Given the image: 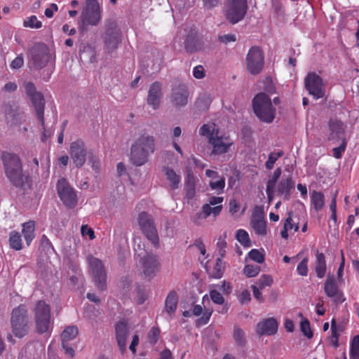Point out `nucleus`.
<instances>
[{
    "mask_svg": "<svg viewBox=\"0 0 359 359\" xmlns=\"http://www.w3.org/2000/svg\"><path fill=\"white\" fill-rule=\"evenodd\" d=\"M201 136L205 137L211 146V154L219 156L229 152L234 144L233 140L225 133L221 132L213 123L203 124L198 130Z\"/></svg>",
    "mask_w": 359,
    "mask_h": 359,
    "instance_id": "1",
    "label": "nucleus"
},
{
    "mask_svg": "<svg viewBox=\"0 0 359 359\" xmlns=\"http://www.w3.org/2000/svg\"><path fill=\"white\" fill-rule=\"evenodd\" d=\"M155 149L154 137L143 134L137 138L131 146L130 160L137 166L144 165L149 154Z\"/></svg>",
    "mask_w": 359,
    "mask_h": 359,
    "instance_id": "2",
    "label": "nucleus"
},
{
    "mask_svg": "<svg viewBox=\"0 0 359 359\" xmlns=\"http://www.w3.org/2000/svg\"><path fill=\"white\" fill-rule=\"evenodd\" d=\"M1 159L6 177L15 187H21L27 180L22 172V165L18 156L9 152H4Z\"/></svg>",
    "mask_w": 359,
    "mask_h": 359,
    "instance_id": "3",
    "label": "nucleus"
},
{
    "mask_svg": "<svg viewBox=\"0 0 359 359\" xmlns=\"http://www.w3.org/2000/svg\"><path fill=\"white\" fill-rule=\"evenodd\" d=\"M252 107L257 118L262 122L272 123L276 117V109L271 98L265 93L257 94L252 100Z\"/></svg>",
    "mask_w": 359,
    "mask_h": 359,
    "instance_id": "4",
    "label": "nucleus"
},
{
    "mask_svg": "<svg viewBox=\"0 0 359 359\" xmlns=\"http://www.w3.org/2000/svg\"><path fill=\"white\" fill-rule=\"evenodd\" d=\"M28 310L25 305L21 304L14 308L11 316V327L17 337L22 338L29 331Z\"/></svg>",
    "mask_w": 359,
    "mask_h": 359,
    "instance_id": "5",
    "label": "nucleus"
},
{
    "mask_svg": "<svg viewBox=\"0 0 359 359\" xmlns=\"http://www.w3.org/2000/svg\"><path fill=\"white\" fill-rule=\"evenodd\" d=\"M101 6L97 0H86L80 16L81 29L86 30L88 25H97L101 20Z\"/></svg>",
    "mask_w": 359,
    "mask_h": 359,
    "instance_id": "6",
    "label": "nucleus"
},
{
    "mask_svg": "<svg viewBox=\"0 0 359 359\" xmlns=\"http://www.w3.org/2000/svg\"><path fill=\"white\" fill-rule=\"evenodd\" d=\"M247 11V0H225L224 14L226 19L233 25L241 21Z\"/></svg>",
    "mask_w": 359,
    "mask_h": 359,
    "instance_id": "7",
    "label": "nucleus"
},
{
    "mask_svg": "<svg viewBox=\"0 0 359 359\" xmlns=\"http://www.w3.org/2000/svg\"><path fill=\"white\" fill-rule=\"evenodd\" d=\"M36 330L47 332L50 326V308L44 301H38L32 309Z\"/></svg>",
    "mask_w": 359,
    "mask_h": 359,
    "instance_id": "8",
    "label": "nucleus"
},
{
    "mask_svg": "<svg viewBox=\"0 0 359 359\" xmlns=\"http://www.w3.org/2000/svg\"><path fill=\"white\" fill-rule=\"evenodd\" d=\"M264 64V55L258 46H252L245 57V66L248 72L253 75L259 74Z\"/></svg>",
    "mask_w": 359,
    "mask_h": 359,
    "instance_id": "9",
    "label": "nucleus"
},
{
    "mask_svg": "<svg viewBox=\"0 0 359 359\" xmlns=\"http://www.w3.org/2000/svg\"><path fill=\"white\" fill-rule=\"evenodd\" d=\"M50 60V55L48 48L43 44L35 45L29 53V64L34 68L44 67Z\"/></svg>",
    "mask_w": 359,
    "mask_h": 359,
    "instance_id": "10",
    "label": "nucleus"
},
{
    "mask_svg": "<svg viewBox=\"0 0 359 359\" xmlns=\"http://www.w3.org/2000/svg\"><path fill=\"white\" fill-rule=\"evenodd\" d=\"M305 87L315 99H320L325 94V83L322 78L314 72L307 74L304 79Z\"/></svg>",
    "mask_w": 359,
    "mask_h": 359,
    "instance_id": "11",
    "label": "nucleus"
},
{
    "mask_svg": "<svg viewBox=\"0 0 359 359\" xmlns=\"http://www.w3.org/2000/svg\"><path fill=\"white\" fill-rule=\"evenodd\" d=\"M88 269L97 286L103 290L106 283V272L102 262L99 259L88 255L87 257Z\"/></svg>",
    "mask_w": 359,
    "mask_h": 359,
    "instance_id": "12",
    "label": "nucleus"
},
{
    "mask_svg": "<svg viewBox=\"0 0 359 359\" xmlns=\"http://www.w3.org/2000/svg\"><path fill=\"white\" fill-rule=\"evenodd\" d=\"M137 267L146 278L151 279L158 271L159 263L157 257L151 254L144 255L140 259Z\"/></svg>",
    "mask_w": 359,
    "mask_h": 359,
    "instance_id": "13",
    "label": "nucleus"
},
{
    "mask_svg": "<svg viewBox=\"0 0 359 359\" xmlns=\"http://www.w3.org/2000/svg\"><path fill=\"white\" fill-rule=\"evenodd\" d=\"M57 190L60 199L65 205L73 208L77 203L75 191L69 185L67 180L62 178L58 180Z\"/></svg>",
    "mask_w": 359,
    "mask_h": 359,
    "instance_id": "14",
    "label": "nucleus"
},
{
    "mask_svg": "<svg viewBox=\"0 0 359 359\" xmlns=\"http://www.w3.org/2000/svg\"><path fill=\"white\" fill-rule=\"evenodd\" d=\"M27 93L31 97L39 121L43 124L44 100L42 94L36 91L34 86L28 82L25 86Z\"/></svg>",
    "mask_w": 359,
    "mask_h": 359,
    "instance_id": "15",
    "label": "nucleus"
},
{
    "mask_svg": "<svg viewBox=\"0 0 359 359\" xmlns=\"http://www.w3.org/2000/svg\"><path fill=\"white\" fill-rule=\"evenodd\" d=\"M138 223L147 238L153 243H156L158 239L157 230L151 216L145 212H140L138 217Z\"/></svg>",
    "mask_w": 359,
    "mask_h": 359,
    "instance_id": "16",
    "label": "nucleus"
},
{
    "mask_svg": "<svg viewBox=\"0 0 359 359\" xmlns=\"http://www.w3.org/2000/svg\"><path fill=\"white\" fill-rule=\"evenodd\" d=\"M87 149L85 143L81 140H76L70 144L69 154L73 163L76 167H81L86 162Z\"/></svg>",
    "mask_w": 359,
    "mask_h": 359,
    "instance_id": "17",
    "label": "nucleus"
},
{
    "mask_svg": "<svg viewBox=\"0 0 359 359\" xmlns=\"http://www.w3.org/2000/svg\"><path fill=\"white\" fill-rule=\"evenodd\" d=\"M324 290L327 297L332 298L337 304L342 303L345 298L343 293L339 290L333 275H328L324 284Z\"/></svg>",
    "mask_w": 359,
    "mask_h": 359,
    "instance_id": "18",
    "label": "nucleus"
},
{
    "mask_svg": "<svg viewBox=\"0 0 359 359\" xmlns=\"http://www.w3.org/2000/svg\"><path fill=\"white\" fill-rule=\"evenodd\" d=\"M294 189V182L290 176L283 177L275 185V191L278 195L283 196L284 199L288 200L291 192Z\"/></svg>",
    "mask_w": 359,
    "mask_h": 359,
    "instance_id": "19",
    "label": "nucleus"
},
{
    "mask_svg": "<svg viewBox=\"0 0 359 359\" xmlns=\"http://www.w3.org/2000/svg\"><path fill=\"white\" fill-rule=\"evenodd\" d=\"M162 96L161 84L158 82L153 83L149 90L147 103L154 109L159 107Z\"/></svg>",
    "mask_w": 359,
    "mask_h": 359,
    "instance_id": "20",
    "label": "nucleus"
},
{
    "mask_svg": "<svg viewBox=\"0 0 359 359\" xmlns=\"http://www.w3.org/2000/svg\"><path fill=\"white\" fill-rule=\"evenodd\" d=\"M115 330L118 345L121 353H124L126 350V339L128 335L127 324L120 321L116 325Z\"/></svg>",
    "mask_w": 359,
    "mask_h": 359,
    "instance_id": "21",
    "label": "nucleus"
},
{
    "mask_svg": "<svg viewBox=\"0 0 359 359\" xmlns=\"http://www.w3.org/2000/svg\"><path fill=\"white\" fill-rule=\"evenodd\" d=\"M278 323L273 318L265 319L257 324V332L260 335H271L276 332Z\"/></svg>",
    "mask_w": 359,
    "mask_h": 359,
    "instance_id": "22",
    "label": "nucleus"
},
{
    "mask_svg": "<svg viewBox=\"0 0 359 359\" xmlns=\"http://www.w3.org/2000/svg\"><path fill=\"white\" fill-rule=\"evenodd\" d=\"M205 267L208 274L214 278H220L224 271L222 257L217 258L214 262L208 261Z\"/></svg>",
    "mask_w": 359,
    "mask_h": 359,
    "instance_id": "23",
    "label": "nucleus"
},
{
    "mask_svg": "<svg viewBox=\"0 0 359 359\" xmlns=\"http://www.w3.org/2000/svg\"><path fill=\"white\" fill-rule=\"evenodd\" d=\"M222 210V205H216L211 207L210 204H204L202 206L201 212L197 213L193 218L192 220L195 223H198L201 219H205L210 215H212L214 217L219 215Z\"/></svg>",
    "mask_w": 359,
    "mask_h": 359,
    "instance_id": "24",
    "label": "nucleus"
},
{
    "mask_svg": "<svg viewBox=\"0 0 359 359\" xmlns=\"http://www.w3.org/2000/svg\"><path fill=\"white\" fill-rule=\"evenodd\" d=\"M185 49L189 53H195L205 50L203 39L198 36L189 35L185 41Z\"/></svg>",
    "mask_w": 359,
    "mask_h": 359,
    "instance_id": "25",
    "label": "nucleus"
},
{
    "mask_svg": "<svg viewBox=\"0 0 359 359\" xmlns=\"http://www.w3.org/2000/svg\"><path fill=\"white\" fill-rule=\"evenodd\" d=\"M164 176L168 182L171 189H177L181 184V176L170 167L166 166L163 168Z\"/></svg>",
    "mask_w": 359,
    "mask_h": 359,
    "instance_id": "26",
    "label": "nucleus"
},
{
    "mask_svg": "<svg viewBox=\"0 0 359 359\" xmlns=\"http://www.w3.org/2000/svg\"><path fill=\"white\" fill-rule=\"evenodd\" d=\"M346 130V126L339 120H332L329 123V139H344L343 135Z\"/></svg>",
    "mask_w": 359,
    "mask_h": 359,
    "instance_id": "27",
    "label": "nucleus"
},
{
    "mask_svg": "<svg viewBox=\"0 0 359 359\" xmlns=\"http://www.w3.org/2000/svg\"><path fill=\"white\" fill-rule=\"evenodd\" d=\"M5 118L11 126H16L23 121V116L16 107H6L4 109Z\"/></svg>",
    "mask_w": 359,
    "mask_h": 359,
    "instance_id": "28",
    "label": "nucleus"
},
{
    "mask_svg": "<svg viewBox=\"0 0 359 359\" xmlns=\"http://www.w3.org/2000/svg\"><path fill=\"white\" fill-rule=\"evenodd\" d=\"M172 102L176 106H184L188 101V92L184 86H180L172 90Z\"/></svg>",
    "mask_w": 359,
    "mask_h": 359,
    "instance_id": "29",
    "label": "nucleus"
},
{
    "mask_svg": "<svg viewBox=\"0 0 359 359\" xmlns=\"http://www.w3.org/2000/svg\"><path fill=\"white\" fill-rule=\"evenodd\" d=\"M251 226L255 233L264 236L267 233L266 223L261 214H254L251 219Z\"/></svg>",
    "mask_w": 359,
    "mask_h": 359,
    "instance_id": "30",
    "label": "nucleus"
},
{
    "mask_svg": "<svg viewBox=\"0 0 359 359\" xmlns=\"http://www.w3.org/2000/svg\"><path fill=\"white\" fill-rule=\"evenodd\" d=\"M178 296L175 291H171L165 301V311L172 318L177 310Z\"/></svg>",
    "mask_w": 359,
    "mask_h": 359,
    "instance_id": "31",
    "label": "nucleus"
},
{
    "mask_svg": "<svg viewBox=\"0 0 359 359\" xmlns=\"http://www.w3.org/2000/svg\"><path fill=\"white\" fill-rule=\"evenodd\" d=\"M22 233L27 245H29L35 237V222L30 220L22 224Z\"/></svg>",
    "mask_w": 359,
    "mask_h": 359,
    "instance_id": "32",
    "label": "nucleus"
},
{
    "mask_svg": "<svg viewBox=\"0 0 359 359\" xmlns=\"http://www.w3.org/2000/svg\"><path fill=\"white\" fill-rule=\"evenodd\" d=\"M311 204L313 208L318 212L325 206V196L321 191H313L311 193Z\"/></svg>",
    "mask_w": 359,
    "mask_h": 359,
    "instance_id": "33",
    "label": "nucleus"
},
{
    "mask_svg": "<svg viewBox=\"0 0 359 359\" xmlns=\"http://www.w3.org/2000/svg\"><path fill=\"white\" fill-rule=\"evenodd\" d=\"M294 229V231L296 232L299 229L298 224H294L292 221V212H290L288 214V217L285 219L283 225V228L280 231V235L283 238L287 239L288 238V231Z\"/></svg>",
    "mask_w": 359,
    "mask_h": 359,
    "instance_id": "34",
    "label": "nucleus"
},
{
    "mask_svg": "<svg viewBox=\"0 0 359 359\" xmlns=\"http://www.w3.org/2000/svg\"><path fill=\"white\" fill-rule=\"evenodd\" d=\"M315 271L318 278H322L324 277L326 272V262L325 255L322 252H317L316 253Z\"/></svg>",
    "mask_w": 359,
    "mask_h": 359,
    "instance_id": "35",
    "label": "nucleus"
},
{
    "mask_svg": "<svg viewBox=\"0 0 359 359\" xmlns=\"http://www.w3.org/2000/svg\"><path fill=\"white\" fill-rule=\"evenodd\" d=\"M195 177L191 171H187V175L185 180V188L187 196L189 198H193L195 196Z\"/></svg>",
    "mask_w": 359,
    "mask_h": 359,
    "instance_id": "36",
    "label": "nucleus"
},
{
    "mask_svg": "<svg viewBox=\"0 0 359 359\" xmlns=\"http://www.w3.org/2000/svg\"><path fill=\"white\" fill-rule=\"evenodd\" d=\"M192 314L196 316H199L200 315L203 314L202 317L198 319V323L206 324L212 315V311L209 309H205L203 311L201 306L195 305L193 309Z\"/></svg>",
    "mask_w": 359,
    "mask_h": 359,
    "instance_id": "37",
    "label": "nucleus"
},
{
    "mask_svg": "<svg viewBox=\"0 0 359 359\" xmlns=\"http://www.w3.org/2000/svg\"><path fill=\"white\" fill-rule=\"evenodd\" d=\"M79 333V330L76 326H68L61 334L62 343H69L70 341L76 338Z\"/></svg>",
    "mask_w": 359,
    "mask_h": 359,
    "instance_id": "38",
    "label": "nucleus"
},
{
    "mask_svg": "<svg viewBox=\"0 0 359 359\" xmlns=\"http://www.w3.org/2000/svg\"><path fill=\"white\" fill-rule=\"evenodd\" d=\"M9 244L11 248L13 250H20L22 249V238L20 234L18 231H11L9 234Z\"/></svg>",
    "mask_w": 359,
    "mask_h": 359,
    "instance_id": "39",
    "label": "nucleus"
},
{
    "mask_svg": "<svg viewBox=\"0 0 359 359\" xmlns=\"http://www.w3.org/2000/svg\"><path fill=\"white\" fill-rule=\"evenodd\" d=\"M211 97L208 94H203L200 95L196 101L195 106L199 111H206L210 103Z\"/></svg>",
    "mask_w": 359,
    "mask_h": 359,
    "instance_id": "40",
    "label": "nucleus"
},
{
    "mask_svg": "<svg viewBox=\"0 0 359 359\" xmlns=\"http://www.w3.org/2000/svg\"><path fill=\"white\" fill-rule=\"evenodd\" d=\"M120 41V34H105L104 42L109 50H114L117 48Z\"/></svg>",
    "mask_w": 359,
    "mask_h": 359,
    "instance_id": "41",
    "label": "nucleus"
},
{
    "mask_svg": "<svg viewBox=\"0 0 359 359\" xmlns=\"http://www.w3.org/2000/svg\"><path fill=\"white\" fill-rule=\"evenodd\" d=\"M209 185L211 189L216 191L217 194H221L225 187V179L219 176L217 179L210 180Z\"/></svg>",
    "mask_w": 359,
    "mask_h": 359,
    "instance_id": "42",
    "label": "nucleus"
},
{
    "mask_svg": "<svg viewBox=\"0 0 359 359\" xmlns=\"http://www.w3.org/2000/svg\"><path fill=\"white\" fill-rule=\"evenodd\" d=\"M350 358L359 359V335L355 336L351 341Z\"/></svg>",
    "mask_w": 359,
    "mask_h": 359,
    "instance_id": "43",
    "label": "nucleus"
},
{
    "mask_svg": "<svg viewBox=\"0 0 359 359\" xmlns=\"http://www.w3.org/2000/svg\"><path fill=\"white\" fill-rule=\"evenodd\" d=\"M236 238L244 247L249 248L250 246L249 235L245 230L238 229L236 232Z\"/></svg>",
    "mask_w": 359,
    "mask_h": 359,
    "instance_id": "44",
    "label": "nucleus"
},
{
    "mask_svg": "<svg viewBox=\"0 0 359 359\" xmlns=\"http://www.w3.org/2000/svg\"><path fill=\"white\" fill-rule=\"evenodd\" d=\"M298 316L300 318H302V320L300 323L301 331L308 338L312 337L313 333L311 330L310 323H309V320L303 317V315L302 313H299Z\"/></svg>",
    "mask_w": 359,
    "mask_h": 359,
    "instance_id": "45",
    "label": "nucleus"
},
{
    "mask_svg": "<svg viewBox=\"0 0 359 359\" xmlns=\"http://www.w3.org/2000/svg\"><path fill=\"white\" fill-rule=\"evenodd\" d=\"M283 155V151L271 153L269 155L268 160L266 161V162L265 163L266 168L268 169V170H271L273 168L276 161L280 157H281Z\"/></svg>",
    "mask_w": 359,
    "mask_h": 359,
    "instance_id": "46",
    "label": "nucleus"
},
{
    "mask_svg": "<svg viewBox=\"0 0 359 359\" xmlns=\"http://www.w3.org/2000/svg\"><path fill=\"white\" fill-rule=\"evenodd\" d=\"M273 278L270 275H262L257 280L256 284L257 287H259V289H264L266 287L271 286L273 284Z\"/></svg>",
    "mask_w": 359,
    "mask_h": 359,
    "instance_id": "47",
    "label": "nucleus"
},
{
    "mask_svg": "<svg viewBox=\"0 0 359 359\" xmlns=\"http://www.w3.org/2000/svg\"><path fill=\"white\" fill-rule=\"evenodd\" d=\"M248 256L250 259L256 262L258 264H262L264 261V253L262 251L257 249L251 250L248 252Z\"/></svg>",
    "mask_w": 359,
    "mask_h": 359,
    "instance_id": "48",
    "label": "nucleus"
},
{
    "mask_svg": "<svg viewBox=\"0 0 359 359\" xmlns=\"http://www.w3.org/2000/svg\"><path fill=\"white\" fill-rule=\"evenodd\" d=\"M260 272V267L252 264H247L243 269V273L250 278L257 276Z\"/></svg>",
    "mask_w": 359,
    "mask_h": 359,
    "instance_id": "49",
    "label": "nucleus"
},
{
    "mask_svg": "<svg viewBox=\"0 0 359 359\" xmlns=\"http://www.w3.org/2000/svg\"><path fill=\"white\" fill-rule=\"evenodd\" d=\"M23 25L26 27L39 29L41 27L42 23L39 21L36 16L32 15L24 20Z\"/></svg>",
    "mask_w": 359,
    "mask_h": 359,
    "instance_id": "50",
    "label": "nucleus"
},
{
    "mask_svg": "<svg viewBox=\"0 0 359 359\" xmlns=\"http://www.w3.org/2000/svg\"><path fill=\"white\" fill-rule=\"evenodd\" d=\"M241 205L240 203L235 199H231L229 201V212L232 215H236L238 214V215H241L245 212V208L242 209L241 211H240Z\"/></svg>",
    "mask_w": 359,
    "mask_h": 359,
    "instance_id": "51",
    "label": "nucleus"
},
{
    "mask_svg": "<svg viewBox=\"0 0 359 359\" xmlns=\"http://www.w3.org/2000/svg\"><path fill=\"white\" fill-rule=\"evenodd\" d=\"M233 339L238 345H243L245 341V334L239 327H236L233 330Z\"/></svg>",
    "mask_w": 359,
    "mask_h": 359,
    "instance_id": "52",
    "label": "nucleus"
},
{
    "mask_svg": "<svg viewBox=\"0 0 359 359\" xmlns=\"http://www.w3.org/2000/svg\"><path fill=\"white\" fill-rule=\"evenodd\" d=\"M105 34H119L115 21L109 20L105 22Z\"/></svg>",
    "mask_w": 359,
    "mask_h": 359,
    "instance_id": "53",
    "label": "nucleus"
},
{
    "mask_svg": "<svg viewBox=\"0 0 359 359\" xmlns=\"http://www.w3.org/2000/svg\"><path fill=\"white\" fill-rule=\"evenodd\" d=\"M308 262L309 259L305 257L302 261L297 265V271L299 275L306 276L308 273Z\"/></svg>",
    "mask_w": 359,
    "mask_h": 359,
    "instance_id": "54",
    "label": "nucleus"
},
{
    "mask_svg": "<svg viewBox=\"0 0 359 359\" xmlns=\"http://www.w3.org/2000/svg\"><path fill=\"white\" fill-rule=\"evenodd\" d=\"M210 296L212 301L217 304H222L224 302L223 296L216 290H212L210 292Z\"/></svg>",
    "mask_w": 359,
    "mask_h": 359,
    "instance_id": "55",
    "label": "nucleus"
},
{
    "mask_svg": "<svg viewBox=\"0 0 359 359\" xmlns=\"http://www.w3.org/2000/svg\"><path fill=\"white\" fill-rule=\"evenodd\" d=\"M160 330L158 328L152 327L148 334V339L151 344H155L159 337Z\"/></svg>",
    "mask_w": 359,
    "mask_h": 359,
    "instance_id": "56",
    "label": "nucleus"
},
{
    "mask_svg": "<svg viewBox=\"0 0 359 359\" xmlns=\"http://www.w3.org/2000/svg\"><path fill=\"white\" fill-rule=\"evenodd\" d=\"M346 147V139H343L341 145L338 147L333 149V156L336 158H340L341 157L342 153L345 151Z\"/></svg>",
    "mask_w": 359,
    "mask_h": 359,
    "instance_id": "57",
    "label": "nucleus"
},
{
    "mask_svg": "<svg viewBox=\"0 0 359 359\" xmlns=\"http://www.w3.org/2000/svg\"><path fill=\"white\" fill-rule=\"evenodd\" d=\"M218 40L224 44H227L230 42H235L236 41V36L233 34H226L219 36Z\"/></svg>",
    "mask_w": 359,
    "mask_h": 359,
    "instance_id": "58",
    "label": "nucleus"
},
{
    "mask_svg": "<svg viewBox=\"0 0 359 359\" xmlns=\"http://www.w3.org/2000/svg\"><path fill=\"white\" fill-rule=\"evenodd\" d=\"M281 175V169L278 168L273 172L272 177L268 180L267 184L275 187Z\"/></svg>",
    "mask_w": 359,
    "mask_h": 359,
    "instance_id": "59",
    "label": "nucleus"
},
{
    "mask_svg": "<svg viewBox=\"0 0 359 359\" xmlns=\"http://www.w3.org/2000/svg\"><path fill=\"white\" fill-rule=\"evenodd\" d=\"M81 234L83 237H88L90 240L95 238V233L93 229L88 227L87 225H83L81 229Z\"/></svg>",
    "mask_w": 359,
    "mask_h": 359,
    "instance_id": "60",
    "label": "nucleus"
},
{
    "mask_svg": "<svg viewBox=\"0 0 359 359\" xmlns=\"http://www.w3.org/2000/svg\"><path fill=\"white\" fill-rule=\"evenodd\" d=\"M24 64V59L22 55H20L17 56L11 64V67L13 69L20 68Z\"/></svg>",
    "mask_w": 359,
    "mask_h": 359,
    "instance_id": "61",
    "label": "nucleus"
},
{
    "mask_svg": "<svg viewBox=\"0 0 359 359\" xmlns=\"http://www.w3.org/2000/svg\"><path fill=\"white\" fill-rule=\"evenodd\" d=\"M193 75L196 79H201L205 76V69L203 66L198 65L193 69Z\"/></svg>",
    "mask_w": 359,
    "mask_h": 359,
    "instance_id": "62",
    "label": "nucleus"
},
{
    "mask_svg": "<svg viewBox=\"0 0 359 359\" xmlns=\"http://www.w3.org/2000/svg\"><path fill=\"white\" fill-rule=\"evenodd\" d=\"M239 301L241 304H247L251 299L250 293L248 290H243L239 295Z\"/></svg>",
    "mask_w": 359,
    "mask_h": 359,
    "instance_id": "63",
    "label": "nucleus"
},
{
    "mask_svg": "<svg viewBox=\"0 0 359 359\" xmlns=\"http://www.w3.org/2000/svg\"><path fill=\"white\" fill-rule=\"evenodd\" d=\"M254 297L259 302H263L264 299L262 296V293L261 292L262 289H259V287H257V285H252L251 286Z\"/></svg>",
    "mask_w": 359,
    "mask_h": 359,
    "instance_id": "64",
    "label": "nucleus"
}]
</instances>
